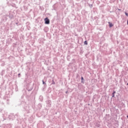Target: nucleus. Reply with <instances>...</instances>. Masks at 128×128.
I'll return each instance as SVG.
<instances>
[{
  "instance_id": "obj_1",
  "label": "nucleus",
  "mask_w": 128,
  "mask_h": 128,
  "mask_svg": "<svg viewBox=\"0 0 128 128\" xmlns=\"http://www.w3.org/2000/svg\"><path fill=\"white\" fill-rule=\"evenodd\" d=\"M44 22L46 24H50V19L48 18H44Z\"/></svg>"
},
{
  "instance_id": "obj_2",
  "label": "nucleus",
  "mask_w": 128,
  "mask_h": 128,
  "mask_svg": "<svg viewBox=\"0 0 128 128\" xmlns=\"http://www.w3.org/2000/svg\"><path fill=\"white\" fill-rule=\"evenodd\" d=\"M108 24H109V28H112V26H114V24H112V22H108Z\"/></svg>"
},
{
  "instance_id": "obj_3",
  "label": "nucleus",
  "mask_w": 128,
  "mask_h": 128,
  "mask_svg": "<svg viewBox=\"0 0 128 128\" xmlns=\"http://www.w3.org/2000/svg\"><path fill=\"white\" fill-rule=\"evenodd\" d=\"M114 94H116V91H114L113 92L112 98H114Z\"/></svg>"
},
{
  "instance_id": "obj_4",
  "label": "nucleus",
  "mask_w": 128,
  "mask_h": 128,
  "mask_svg": "<svg viewBox=\"0 0 128 128\" xmlns=\"http://www.w3.org/2000/svg\"><path fill=\"white\" fill-rule=\"evenodd\" d=\"M84 44L87 45V44H88V42H87V41H85V42H84Z\"/></svg>"
},
{
  "instance_id": "obj_5",
  "label": "nucleus",
  "mask_w": 128,
  "mask_h": 128,
  "mask_svg": "<svg viewBox=\"0 0 128 128\" xmlns=\"http://www.w3.org/2000/svg\"><path fill=\"white\" fill-rule=\"evenodd\" d=\"M126 15L128 16V14L127 12H125Z\"/></svg>"
},
{
  "instance_id": "obj_6",
  "label": "nucleus",
  "mask_w": 128,
  "mask_h": 128,
  "mask_svg": "<svg viewBox=\"0 0 128 128\" xmlns=\"http://www.w3.org/2000/svg\"><path fill=\"white\" fill-rule=\"evenodd\" d=\"M42 84H46V83L44 82V81H42Z\"/></svg>"
},
{
  "instance_id": "obj_7",
  "label": "nucleus",
  "mask_w": 128,
  "mask_h": 128,
  "mask_svg": "<svg viewBox=\"0 0 128 128\" xmlns=\"http://www.w3.org/2000/svg\"><path fill=\"white\" fill-rule=\"evenodd\" d=\"M81 79H82V80H84V77H82Z\"/></svg>"
},
{
  "instance_id": "obj_8",
  "label": "nucleus",
  "mask_w": 128,
  "mask_h": 128,
  "mask_svg": "<svg viewBox=\"0 0 128 128\" xmlns=\"http://www.w3.org/2000/svg\"><path fill=\"white\" fill-rule=\"evenodd\" d=\"M127 116V118H128V116Z\"/></svg>"
},
{
  "instance_id": "obj_9",
  "label": "nucleus",
  "mask_w": 128,
  "mask_h": 128,
  "mask_svg": "<svg viewBox=\"0 0 128 128\" xmlns=\"http://www.w3.org/2000/svg\"><path fill=\"white\" fill-rule=\"evenodd\" d=\"M127 86H128V83L127 84Z\"/></svg>"
}]
</instances>
